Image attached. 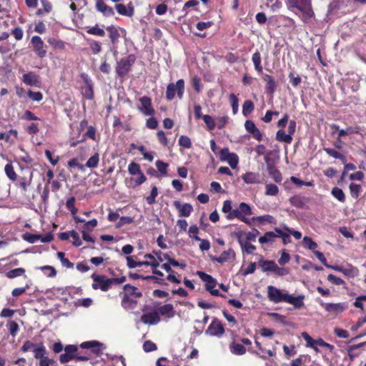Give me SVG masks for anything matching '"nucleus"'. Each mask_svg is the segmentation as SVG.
Here are the masks:
<instances>
[{"label":"nucleus","instance_id":"nucleus-1","mask_svg":"<svg viewBox=\"0 0 366 366\" xmlns=\"http://www.w3.org/2000/svg\"><path fill=\"white\" fill-rule=\"evenodd\" d=\"M285 2L288 9H297L302 13L304 21H307L315 15L311 0H285Z\"/></svg>","mask_w":366,"mask_h":366},{"label":"nucleus","instance_id":"nucleus-2","mask_svg":"<svg viewBox=\"0 0 366 366\" xmlns=\"http://www.w3.org/2000/svg\"><path fill=\"white\" fill-rule=\"evenodd\" d=\"M136 59V56L133 54H130L118 61L115 67L117 76L122 79L125 78L132 70V67L135 63Z\"/></svg>","mask_w":366,"mask_h":366},{"label":"nucleus","instance_id":"nucleus-3","mask_svg":"<svg viewBox=\"0 0 366 366\" xmlns=\"http://www.w3.org/2000/svg\"><path fill=\"white\" fill-rule=\"evenodd\" d=\"M128 171L132 175L129 180L130 187H136L143 184L147 178L145 175L140 170V167L138 164L132 162L128 167Z\"/></svg>","mask_w":366,"mask_h":366},{"label":"nucleus","instance_id":"nucleus-4","mask_svg":"<svg viewBox=\"0 0 366 366\" xmlns=\"http://www.w3.org/2000/svg\"><path fill=\"white\" fill-rule=\"evenodd\" d=\"M184 92V81L181 79H179L176 84L174 83H170L167 85V91H166V98L167 100H172L177 92V97L179 99H182Z\"/></svg>","mask_w":366,"mask_h":366},{"label":"nucleus","instance_id":"nucleus-5","mask_svg":"<svg viewBox=\"0 0 366 366\" xmlns=\"http://www.w3.org/2000/svg\"><path fill=\"white\" fill-rule=\"evenodd\" d=\"M197 274L199 277L205 282V288L212 295L221 296L224 297V295H221L218 290L214 289L217 285V280L213 278L210 274H208L202 271H197Z\"/></svg>","mask_w":366,"mask_h":366},{"label":"nucleus","instance_id":"nucleus-6","mask_svg":"<svg viewBox=\"0 0 366 366\" xmlns=\"http://www.w3.org/2000/svg\"><path fill=\"white\" fill-rule=\"evenodd\" d=\"M288 293L283 292L274 286L267 287V297L269 301L274 303L286 302Z\"/></svg>","mask_w":366,"mask_h":366},{"label":"nucleus","instance_id":"nucleus-7","mask_svg":"<svg viewBox=\"0 0 366 366\" xmlns=\"http://www.w3.org/2000/svg\"><path fill=\"white\" fill-rule=\"evenodd\" d=\"M94 283L92 287L94 290L100 289L102 291H107L112 285V280L111 278H107L104 275H95L92 276Z\"/></svg>","mask_w":366,"mask_h":366},{"label":"nucleus","instance_id":"nucleus-8","mask_svg":"<svg viewBox=\"0 0 366 366\" xmlns=\"http://www.w3.org/2000/svg\"><path fill=\"white\" fill-rule=\"evenodd\" d=\"M31 44L34 52L39 58H44L46 55L44 43L41 38L39 36H34L31 39Z\"/></svg>","mask_w":366,"mask_h":366},{"label":"nucleus","instance_id":"nucleus-9","mask_svg":"<svg viewBox=\"0 0 366 366\" xmlns=\"http://www.w3.org/2000/svg\"><path fill=\"white\" fill-rule=\"evenodd\" d=\"M205 333L210 336L221 337L224 333V328L222 322L217 318H214L205 331Z\"/></svg>","mask_w":366,"mask_h":366},{"label":"nucleus","instance_id":"nucleus-10","mask_svg":"<svg viewBox=\"0 0 366 366\" xmlns=\"http://www.w3.org/2000/svg\"><path fill=\"white\" fill-rule=\"evenodd\" d=\"M141 103V107L138 109L146 116H153L155 114V110L152 105V99L147 96L142 97L139 99Z\"/></svg>","mask_w":366,"mask_h":366},{"label":"nucleus","instance_id":"nucleus-11","mask_svg":"<svg viewBox=\"0 0 366 366\" xmlns=\"http://www.w3.org/2000/svg\"><path fill=\"white\" fill-rule=\"evenodd\" d=\"M22 81L28 86L39 87L41 85V78L39 74L34 71H29L22 76Z\"/></svg>","mask_w":366,"mask_h":366},{"label":"nucleus","instance_id":"nucleus-12","mask_svg":"<svg viewBox=\"0 0 366 366\" xmlns=\"http://www.w3.org/2000/svg\"><path fill=\"white\" fill-rule=\"evenodd\" d=\"M80 347L83 349H91L92 352L97 355H101L106 348L104 344L96 340L84 342Z\"/></svg>","mask_w":366,"mask_h":366},{"label":"nucleus","instance_id":"nucleus-13","mask_svg":"<svg viewBox=\"0 0 366 366\" xmlns=\"http://www.w3.org/2000/svg\"><path fill=\"white\" fill-rule=\"evenodd\" d=\"M124 290L125 291V295L122 302V305L124 307H127V304L129 301V295H134L137 297H140L142 295V292H139L136 287L129 284L124 286Z\"/></svg>","mask_w":366,"mask_h":366},{"label":"nucleus","instance_id":"nucleus-14","mask_svg":"<svg viewBox=\"0 0 366 366\" xmlns=\"http://www.w3.org/2000/svg\"><path fill=\"white\" fill-rule=\"evenodd\" d=\"M332 128L334 129V132H337L339 139L347 135L360 134V127L359 126L348 127L345 129H340L338 125L332 124Z\"/></svg>","mask_w":366,"mask_h":366},{"label":"nucleus","instance_id":"nucleus-15","mask_svg":"<svg viewBox=\"0 0 366 366\" xmlns=\"http://www.w3.org/2000/svg\"><path fill=\"white\" fill-rule=\"evenodd\" d=\"M86 138H89L94 141H97L99 138L97 137V130L94 127L89 126L86 133L84 134L83 137L80 140L73 141L70 142L71 147H76L79 143L84 142Z\"/></svg>","mask_w":366,"mask_h":366},{"label":"nucleus","instance_id":"nucleus-16","mask_svg":"<svg viewBox=\"0 0 366 366\" xmlns=\"http://www.w3.org/2000/svg\"><path fill=\"white\" fill-rule=\"evenodd\" d=\"M325 310L331 314L338 315L346 310L345 303H324L322 304Z\"/></svg>","mask_w":366,"mask_h":366},{"label":"nucleus","instance_id":"nucleus-17","mask_svg":"<svg viewBox=\"0 0 366 366\" xmlns=\"http://www.w3.org/2000/svg\"><path fill=\"white\" fill-rule=\"evenodd\" d=\"M262 79L266 83V92L269 94H273L277 89V82L274 78L269 74H264L262 76Z\"/></svg>","mask_w":366,"mask_h":366},{"label":"nucleus","instance_id":"nucleus-18","mask_svg":"<svg viewBox=\"0 0 366 366\" xmlns=\"http://www.w3.org/2000/svg\"><path fill=\"white\" fill-rule=\"evenodd\" d=\"M136 150H138L143 155L144 158L147 160H152L154 157L152 153L147 152L143 145L137 146L134 143H132L128 148V153L135 154Z\"/></svg>","mask_w":366,"mask_h":366},{"label":"nucleus","instance_id":"nucleus-19","mask_svg":"<svg viewBox=\"0 0 366 366\" xmlns=\"http://www.w3.org/2000/svg\"><path fill=\"white\" fill-rule=\"evenodd\" d=\"M97 163L98 162H86V164L83 165L79 162H67V167L71 172H74L75 170L83 171L84 167L94 168L97 166Z\"/></svg>","mask_w":366,"mask_h":366},{"label":"nucleus","instance_id":"nucleus-20","mask_svg":"<svg viewBox=\"0 0 366 366\" xmlns=\"http://www.w3.org/2000/svg\"><path fill=\"white\" fill-rule=\"evenodd\" d=\"M242 232H238L236 233L238 242L240 244L242 252L247 254L253 253V252L256 249V247L250 244V242L248 241H243L242 239Z\"/></svg>","mask_w":366,"mask_h":366},{"label":"nucleus","instance_id":"nucleus-21","mask_svg":"<svg viewBox=\"0 0 366 366\" xmlns=\"http://www.w3.org/2000/svg\"><path fill=\"white\" fill-rule=\"evenodd\" d=\"M235 257V252L233 249H229L227 251H224L219 257H211V259L214 262L219 263H224Z\"/></svg>","mask_w":366,"mask_h":366},{"label":"nucleus","instance_id":"nucleus-22","mask_svg":"<svg viewBox=\"0 0 366 366\" xmlns=\"http://www.w3.org/2000/svg\"><path fill=\"white\" fill-rule=\"evenodd\" d=\"M95 8L97 11L101 12L104 16H112L114 14L113 9L103 1H96Z\"/></svg>","mask_w":366,"mask_h":366},{"label":"nucleus","instance_id":"nucleus-23","mask_svg":"<svg viewBox=\"0 0 366 366\" xmlns=\"http://www.w3.org/2000/svg\"><path fill=\"white\" fill-rule=\"evenodd\" d=\"M115 9L118 14L120 15L126 16H132L134 13V6H132V3L128 4V7L123 4H117L115 5Z\"/></svg>","mask_w":366,"mask_h":366},{"label":"nucleus","instance_id":"nucleus-24","mask_svg":"<svg viewBox=\"0 0 366 366\" xmlns=\"http://www.w3.org/2000/svg\"><path fill=\"white\" fill-rule=\"evenodd\" d=\"M141 320L144 324L157 325L160 321V318L157 312H149L144 314Z\"/></svg>","mask_w":366,"mask_h":366},{"label":"nucleus","instance_id":"nucleus-25","mask_svg":"<svg viewBox=\"0 0 366 366\" xmlns=\"http://www.w3.org/2000/svg\"><path fill=\"white\" fill-rule=\"evenodd\" d=\"M158 314L162 316H166L168 318H172L175 315V311L172 304H165L157 308Z\"/></svg>","mask_w":366,"mask_h":366},{"label":"nucleus","instance_id":"nucleus-26","mask_svg":"<svg viewBox=\"0 0 366 366\" xmlns=\"http://www.w3.org/2000/svg\"><path fill=\"white\" fill-rule=\"evenodd\" d=\"M174 204L182 217H189L193 210L192 206L189 203L182 204L179 202L176 201Z\"/></svg>","mask_w":366,"mask_h":366},{"label":"nucleus","instance_id":"nucleus-27","mask_svg":"<svg viewBox=\"0 0 366 366\" xmlns=\"http://www.w3.org/2000/svg\"><path fill=\"white\" fill-rule=\"evenodd\" d=\"M305 295H300L297 297H294L291 295H287L286 302L294 306L295 308H300L304 305Z\"/></svg>","mask_w":366,"mask_h":366},{"label":"nucleus","instance_id":"nucleus-28","mask_svg":"<svg viewBox=\"0 0 366 366\" xmlns=\"http://www.w3.org/2000/svg\"><path fill=\"white\" fill-rule=\"evenodd\" d=\"M106 29L109 32V37L112 44L114 46L117 45L120 37V34L118 29L114 25H110L108 26Z\"/></svg>","mask_w":366,"mask_h":366},{"label":"nucleus","instance_id":"nucleus-29","mask_svg":"<svg viewBox=\"0 0 366 366\" xmlns=\"http://www.w3.org/2000/svg\"><path fill=\"white\" fill-rule=\"evenodd\" d=\"M219 160H238V156L235 153H229L227 147L219 150V154L217 157Z\"/></svg>","mask_w":366,"mask_h":366},{"label":"nucleus","instance_id":"nucleus-30","mask_svg":"<svg viewBox=\"0 0 366 366\" xmlns=\"http://www.w3.org/2000/svg\"><path fill=\"white\" fill-rule=\"evenodd\" d=\"M242 179L247 184H259L261 182L258 173L247 172L242 176Z\"/></svg>","mask_w":366,"mask_h":366},{"label":"nucleus","instance_id":"nucleus-31","mask_svg":"<svg viewBox=\"0 0 366 366\" xmlns=\"http://www.w3.org/2000/svg\"><path fill=\"white\" fill-rule=\"evenodd\" d=\"M324 150L330 157L339 160H345V156L342 152L341 148H325Z\"/></svg>","mask_w":366,"mask_h":366},{"label":"nucleus","instance_id":"nucleus-32","mask_svg":"<svg viewBox=\"0 0 366 366\" xmlns=\"http://www.w3.org/2000/svg\"><path fill=\"white\" fill-rule=\"evenodd\" d=\"M278 237V233L275 232H267L264 234L259 238L260 244L272 243L275 238Z\"/></svg>","mask_w":366,"mask_h":366},{"label":"nucleus","instance_id":"nucleus-33","mask_svg":"<svg viewBox=\"0 0 366 366\" xmlns=\"http://www.w3.org/2000/svg\"><path fill=\"white\" fill-rule=\"evenodd\" d=\"M267 171L269 176L273 179V180L277 183L281 182L282 180V177L281 173L278 169H277L273 165L271 164H267Z\"/></svg>","mask_w":366,"mask_h":366},{"label":"nucleus","instance_id":"nucleus-34","mask_svg":"<svg viewBox=\"0 0 366 366\" xmlns=\"http://www.w3.org/2000/svg\"><path fill=\"white\" fill-rule=\"evenodd\" d=\"M252 61L254 64L255 70L258 73H262L263 67L262 66V58L259 51H256L252 56Z\"/></svg>","mask_w":366,"mask_h":366},{"label":"nucleus","instance_id":"nucleus-35","mask_svg":"<svg viewBox=\"0 0 366 366\" xmlns=\"http://www.w3.org/2000/svg\"><path fill=\"white\" fill-rule=\"evenodd\" d=\"M34 351V356L36 359L41 360L43 358L46 357V350L45 346L41 343L39 345H36Z\"/></svg>","mask_w":366,"mask_h":366},{"label":"nucleus","instance_id":"nucleus-36","mask_svg":"<svg viewBox=\"0 0 366 366\" xmlns=\"http://www.w3.org/2000/svg\"><path fill=\"white\" fill-rule=\"evenodd\" d=\"M229 350L235 355H242L246 352V348L244 345L234 342L229 345Z\"/></svg>","mask_w":366,"mask_h":366},{"label":"nucleus","instance_id":"nucleus-37","mask_svg":"<svg viewBox=\"0 0 366 366\" xmlns=\"http://www.w3.org/2000/svg\"><path fill=\"white\" fill-rule=\"evenodd\" d=\"M276 139L280 142L290 144L292 141V137L290 136L289 134H286L285 131L281 129L277 132Z\"/></svg>","mask_w":366,"mask_h":366},{"label":"nucleus","instance_id":"nucleus-38","mask_svg":"<svg viewBox=\"0 0 366 366\" xmlns=\"http://www.w3.org/2000/svg\"><path fill=\"white\" fill-rule=\"evenodd\" d=\"M81 93L85 99L92 100L94 97L93 84H86L81 87Z\"/></svg>","mask_w":366,"mask_h":366},{"label":"nucleus","instance_id":"nucleus-39","mask_svg":"<svg viewBox=\"0 0 366 366\" xmlns=\"http://www.w3.org/2000/svg\"><path fill=\"white\" fill-rule=\"evenodd\" d=\"M358 269L351 264L344 266L342 274L349 278H352L358 274Z\"/></svg>","mask_w":366,"mask_h":366},{"label":"nucleus","instance_id":"nucleus-40","mask_svg":"<svg viewBox=\"0 0 366 366\" xmlns=\"http://www.w3.org/2000/svg\"><path fill=\"white\" fill-rule=\"evenodd\" d=\"M276 263L272 260L261 259L259 262V266L262 268L263 272H270L274 270Z\"/></svg>","mask_w":366,"mask_h":366},{"label":"nucleus","instance_id":"nucleus-41","mask_svg":"<svg viewBox=\"0 0 366 366\" xmlns=\"http://www.w3.org/2000/svg\"><path fill=\"white\" fill-rule=\"evenodd\" d=\"M86 31L88 34L97 36L104 37L105 36V31L102 28H100L98 24L88 28Z\"/></svg>","mask_w":366,"mask_h":366},{"label":"nucleus","instance_id":"nucleus-42","mask_svg":"<svg viewBox=\"0 0 366 366\" xmlns=\"http://www.w3.org/2000/svg\"><path fill=\"white\" fill-rule=\"evenodd\" d=\"M254 109V104L251 100H245L242 105V114L249 116Z\"/></svg>","mask_w":366,"mask_h":366},{"label":"nucleus","instance_id":"nucleus-43","mask_svg":"<svg viewBox=\"0 0 366 366\" xmlns=\"http://www.w3.org/2000/svg\"><path fill=\"white\" fill-rule=\"evenodd\" d=\"M25 269L21 267L16 268L11 270H9L6 273V277L9 279H14L20 276H22L25 274Z\"/></svg>","mask_w":366,"mask_h":366},{"label":"nucleus","instance_id":"nucleus-44","mask_svg":"<svg viewBox=\"0 0 366 366\" xmlns=\"http://www.w3.org/2000/svg\"><path fill=\"white\" fill-rule=\"evenodd\" d=\"M227 218L229 219L237 218L247 224L250 223L249 221L245 217H241L238 208L235 209H232L230 212L227 215Z\"/></svg>","mask_w":366,"mask_h":366},{"label":"nucleus","instance_id":"nucleus-45","mask_svg":"<svg viewBox=\"0 0 366 366\" xmlns=\"http://www.w3.org/2000/svg\"><path fill=\"white\" fill-rule=\"evenodd\" d=\"M47 42L55 49H64L65 48V43L61 39L49 38Z\"/></svg>","mask_w":366,"mask_h":366},{"label":"nucleus","instance_id":"nucleus-46","mask_svg":"<svg viewBox=\"0 0 366 366\" xmlns=\"http://www.w3.org/2000/svg\"><path fill=\"white\" fill-rule=\"evenodd\" d=\"M229 101L230 102L232 113L236 114L239 110V99L234 94H231L229 97Z\"/></svg>","mask_w":366,"mask_h":366},{"label":"nucleus","instance_id":"nucleus-47","mask_svg":"<svg viewBox=\"0 0 366 366\" xmlns=\"http://www.w3.org/2000/svg\"><path fill=\"white\" fill-rule=\"evenodd\" d=\"M275 232L277 233H278V237H282V243L284 244H287L290 242H291V239H290V233H288L287 232H286L285 229L282 230L280 228H275Z\"/></svg>","mask_w":366,"mask_h":366},{"label":"nucleus","instance_id":"nucleus-48","mask_svg":"<svg viewBox=\"0 0 366 366\" xmlns=\"http://www.w3.org/2000/svg\"><path fill=\"white\" fill-rule=\"evenodd\" d=\"M302 244L305 248H307L313 252L317 247V244L314 242L310 237H305L302 240Z\"/></svg>","mask_w":366,"mask_h":366},{"label":"nucleus","instance_id":"nucleus-49","mask_svg":"<svg viewBox=\"0 0 366 366\" xmlns=\"http://www.w3.org/2000/svg\"><path fill=\"white\" fill-rule=\"evenodd\" d=\"M265 189V194L267 196H275L279 192L278 187L274 184H267Z\"/></svg>","mask_w":366,"mask_h":366},{"label":"nucleus","instance_id":"nucleus-50","mask_svg":"<svg viewBox=\"0 0 366 366\" xmlns=\"http://www.w3.org/2000/svg\"><path fill=\"white\" fill-rule=\"evenodd\" d=\"M4 171L10 180L15 181L16 179V174L11 164H7L5 166Z\"/></svg>","mask_w":366,"mask_h":366},{"label":"nucleus","instance_id":"nucleus-51","mask_svg":"<svg viewBox=\"0 0 366 366\" xmlns=\"http://www.w3.org/2000/svg\"><path fill=\"white\" fill-rule=\"evenodd\" d=\"M57 257L61 262L62 266L66 267V268H73L74 264L71 263L68 259L64 257V253L62 252H58Z\"/></svg>","mask_w":366,"mask_h":366},{"label":"nucleus","instance_id":"nucleus-52","mask_svg":"<svg viewBox=\"0 0 366 366\" xmlns=\"http://www.w3.org/2000/svg\"><path fill=\"white\" fill-rule=\"evenodd\" d=\"M238 209L241 217H245L246 215H250L252 214L250 207L244 202L240 203Z\"/></svg>","mask_w":366,"mask_h":366},{"label":"nucleus","instance_id":"nucleus-53","mask_svg":"<svg viewBox=\"0 0 366 366\" xmlns=\"http://www.w3.org/2000/svg\"><path fill=\"white\" fill-rule=\"evenodd\" d=\"M202 119L204 123L206 124L208 130L212 131L214 129V128L216 127V123L210 115L205 114L202 117Z\"/></svg>","mask_w":366,"mask_h":366},{"label":"nucleus","instance_id":"nucleus-54","mask_svg":"<svg viewBox=\"0 0 366 366\" xmlns=\"http://www.w3.org/2000/svg\"><path fill=\"white\" fill-rule=\"evenodd\" d=\"M89 46L92 53L94 54H99L102 51V44L99 41L92 40L89 42Z\"/></svg>","mask_w":366,"mask_h":366},{"label":"nucleus","instance_id":"nucleus-55","mask_svg":"<svg viewBox=\"0 0 366 366\" xmlns=\"http://www.w3.org/2000/svg\"><path fill=\"white\" fill-rule=\"evenodd\" d=\"M332 194L335 198H336L341 202H343L345 200V196L343 191L338 187H335L332 189Z\"/></svg>","mask_w":366,"mask_h":366},{"label":"nucleus","instance_id":"nucleus-56","mask_svg":"<svg viewBox=\"0 0 366 366\" xmlns=\"http://www.w3.org/2000/svg\"><path fill=\"white\" fill-rule=\"evenodd\" d=\"M39 269L44 273L46 276L48 277H53L56 276V272L55 269L51 266H43L40 267Z\"/></svg>","mask_w":366,"mask_h":366},{"label":"nucleus","instance_id":"nucleus-57","mask_svg":"<svg viewBox=\"0 0 366 366\" xmlns=\"http://www.w3.org/2000/svg\"><path fill=\"white\" fill-rule=\"evenodd\" d=\"M302 337L307 342V346L312 347L316 352H318V349L315 346V340L312 339L308 333L304 332L302 333Z\"/></svg>","mask_w":366,"mask_h":366},{"label":"nucleus","instance_id":"nucleus-58","mask_svg":"<svg viewBox=\"0 0 366 366\" xmlns=\"http://www.w3.org/2000/svg\"><path fill=\"white\" fill-rule=\"evenodd\" d=\"M179 144L184 148L189 149L192 147V142L189 137L182 135L179 138Z\"/></svg>","mask_w":366,"mask_h":366},{"label":"nucleus","instance_id":"nucleus-59","mask_svg":"<svg viewBox=\"0 0 366 366\" xmlns=\"http://www.w3.org/2000/svg\"><path fill=\"white\" fill-rule=\"evenodd\" d=\"M194 239L200 242L199 249L202 251H207L210 248V242L207 239H202L198 236H194Z\"/></svg>","mask_w":366,"mask_h":366},{"label":"nucleus","instance_id":"nucleus-60","mask_svg":"<svg viewBox=\"0 0 366 366\" xmlns=\"http://www.w3.org/2000/svg\"><path fill=\"white\" fill-rule=\"evenodd\" d=\"M158 194V190L156 186L152 188L150 195L147 197L146 200L149 204H153L156 202V197Z\"/></svg>","mask_w":366,"mask_h":366},{"label":"nucleus","instance_id":"nucleus-61","mask_svg":"<svg viewBox=\"0 0 366 366\" xmlns=\"http://www.w3.org/2000/svg\"><path fill=\"white\" fill-rule=\"evenodd\" d=\"M27 95L29 98L35 102H40L43 99V94L40 92H33L31 90H29L27 92Z\"/></svg>","mask_w":366,"mask_h":366},{"label":"nucleus","instance_id":"nucleus-62","mask_svg":"<svg viewBox=\"0 0 366 366\" xmlns=\"http://www.w3.org/2000/svg\"><path fill=\"white\" fill-rule=\"evenodd\" d=\"M228 121L229 117L227 116L218 117L216 118V127L219 129H222L227 124Z\"/></svg>","mask_w":366,"mask_h":366},{"label":"nucleus","instance_id":"nucleus-63","mask_svg":"<svg viewBox=\"0 0 366 366\" xmlns=\"http://www.w3.org/2000/svg\"><path fill=\"white\" fill-rule=\"evenodd\" d=\"M97 225V220L96 219H93L90 221L84 222V224L82 227V230L91 232L93 230L94 227Z\"/></svg>","mask_w":366,"mask_h":366},{"label":"nucleus","instance_id":"nucleus-64","mask_svg":"<svg viewBox=\"0 0 366 366\" xmlns=\"http://www.w3.org/2000/svg\"><path fill=\"white\" fill-rule=\"evenodd\" d=\"M157 349V345L150 340H147L143 344V350L146 352L155 351Z\"/></svg>","mask_w":366,"mask_h":366}]
</instances>
